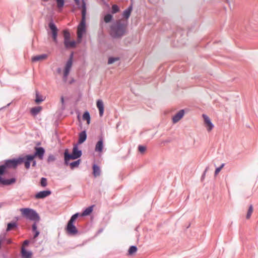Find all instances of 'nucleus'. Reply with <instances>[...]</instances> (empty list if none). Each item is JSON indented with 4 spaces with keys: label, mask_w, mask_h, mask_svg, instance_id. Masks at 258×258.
Listing matches in <instances>:
<instances>
[{
    "label": "nucleus",
    "mask_w": 258,
    "mask_h": 258,
    "mask_svg": "<svg viewBox=\"0 0 258 258\" xmlns=\"http://www.w3.org/2000/svg\"><path fill=\"white\" fill-rule=\"evenodd\" d=\"M127 23L120 20L116 21L110 26V34L113 38H120L126 32Z\"/></svg>",
    "instance_id": "nucleus-1"
},
{
    "label": "nucleus",
    "mask_w": 258,
    "mask_h": 258,
    "mask_svg": "<svg viewBox=\"0 0 258 258\" xmlns=\"http://www.w3.org/2000/svg\"><path fill=\"white\" fill-rule=\"evenodd\" d=\"M82 19L77 30V35L79 38H82L83 33L86 31V5L84 0H82Z\"/></svg>",
    "instance_id": "nucleus-2"
},
{
    "label": "nucleus",
    "mask_w": 258,
    "mask_h": 258,
    "mask_svg": "<svg viewBox=\"0 0 258 258\" xmlns=\"http://www.w3.org/2000/svg\"><path fill=\"white\" fill-rule=\"evenodd\" d=\"M45 153L44 149L42 147H36L35 152L33 155H27L24 156L25 159V168L29 169L30 166L31 160H33L36 157L42 160Z\"/></svg>",
    "instance_id": "nucleus-3"
},
{
    "label": "nucleus",
    "mask_w": 258,
    "mask_h": 258,
    "mask_svg": "<svg viewBox=\"0 0 258 258\" xmlns=\"http://www.w3.org/2000/svg\"><path fill=\"white\" fill-rule=\"evenodd\" d=\"M82 151L79 150L78 145H75L73 148L72 153H69L68 150L66 149L64 152V163L69 165V161L71 160H75L80 158L82 156Z\"/></svg>",
    "instance_id": "nucleus-4"
},
{
    "label": "nucleus",
    "mask_w": 258,
    "mask_h": 258,
    "mask_svg": "<svg viewBox=\"0 0 258 258\" xmlns=\"http://www.w3.org/2000/svg\"><path fill=\"white\" fill-rule=\"evenodd\" d=\"M22 163H24L25 165V159L24 157L6 160L4 161L3 165L5 166V169L8 172L9 169H16L19 165Z\"/></svg>",
    "instance_id": "nucleus-5"
},
{
    "label": "nucleus",
    "mask_w": 258,
    "mask_h": 258,
    "mask_svg": "<svg viewBox=\"0 0 258 258\" xmlns=\"http://www.w3.org/2000/svg\"><path fill=\"white\" fill-rule=\"evenodd\" d=\"M22 215L26 219L34 222H39L40 217L35 210L29 208H22L20 210Z\"/></svg>",
    "instance_id": "nucleus-6"
},
{
    "label": "nucleus",
    "mask_w": 258,
    "mask_h": 258,
    "mask_svg": "<svg viewBox=\"0 0 258 258\" xmlns=\"http://www.w3.org/2000/svg\"><path fill=\"white\" fill-rule=\"evenodd\" d=\"M73 56H74V53H73V52H72L70 54L69 58L68 60V61H67L66 66L64 68V72H63V77L64 80L67 79V78L70 73V70L72 68V64H73Z\"/></svg>",
    "instance_id": "nucleus-7"
},
{
    "label": "nucleus",
    "mask_w": 258,
    "mask_h": 258,
    "mask_svg": "<svg viewBox=\"0 0 258 258\" xmlns=\"http://www.w3.org/2000/svg\"><path fill=\"white\" fill-rule=\"evenodd\" d=\"M48 27L51 31L53 40L56 43L57 42L58 29L52 20L48 23Z\"/></svg>",
    "instance_id": "nucleus-8"
},
{
    "label": "nucleus",
    "mask_w": 258,
    "mask_h": 258,
    "mask_svg": "<svg viewBox=\"0 0 258 258\" xmlns=\"http://www.w3.org/2000/svg\"><path fill=\"white\" fill-rule=\"evenodd\" d=\"M66 230L67 233L70 235H75L78 232V231L76 227L74 225V223L70 222H68L67 224Z\"/></svg>",
    "instance_id": "nucleus-9"
},
{
    "label": "nucleus",
    "mask_w": 258,
    "mask_h": 258,
    "mask_svg": "<svg viewBox=\"0 0 258 258\" xmlns=\"http://www.w3.org/2000/svg\"><path fill=\"white\" fill-rule=\"evenodd\" d=\"M103 147V137L100 136L99 141L96 144L95 151L97 152L101 153L102 152Z\"/></svg>",
    "instance_id": "nucleus-10"
},
{
    "label": "nucleus",
    "mask_w": 258,
    "mask_h": 258,
    "mask_svg": "<svg viewBox=\"0 0 258 258\" xmlns=\"http://www.w3.org/2000/svg\"><path fill=\"white\" fill-rule=\"evenodd\" d=\"M51 192L49 190H43L37 192L35 195V198L36 199H44L51 194Z\"/></svg>",
    "instance_id": "nucleus-11"
},
{
    "label": "nucleus",
    "mask_w": 258,
    "mask_h": 258,
    "mask_svg": "<svg viewBox=\"0 0 258 258\" xmlns=\"http://www.w3.org/2000/svg\"><path fill=\"white\" fill-rule=\"evenodd\" d=\"M203 117L206 124L207 130L208 131H211L214 127V125L211 121L210 118L206 114H203Z\"/></svg>",
    "instance_id": "nucleus-12"
},
{
    "label": "nucleus",
    "mask_w": 258,
    "mask_h": 258,
    "mask_svg": "<svg viewBox=\"0 0 258 258\" xmlns=\"http://www.w3.org/2000/svg\"><path fill=\"white\" fill-rule=\"evenodd\" d=\"M16 181L15 178H11L10 179H5L2 178L0 180V184L3 185H9L14 183Z\"/></svg>",
    "instance_id": "nucleus-13"
},
{
    "label": "nucleus",
    "mask_w": 258,
    "mask_h": 258,
    "mask_svg": "<svg viewBox=\"0 0 258 258\" xmlns=\"http://www.w3.org/2000/svg\"><path fill=\"white\" fill-rule=\"evenodd\" d=\"M184 111L182 109L174 115L172 117V121L173 123L177 122L184 115Z\"/></svg>",
    "instance_id": "nucleus-14"
},
{
    "label": "nucleus",
    "mask_w": 258,
    "mask_h": 258,
    "mask_svg": "<svg viewBox=\"0 0 258 258\" xmlns=\"http://www.w3.org/2000/svg\"><path fill=\"white\" fill-rule=\"evenodd\" d=\"M97 107L99 110V113L100 116H102L104 113V104L101 100H98L96 103Z\"/></svg>",
    "instance_id": "nucleus-15"
},
{
    "label": "nucleus",
    "mask_w": 258,
    "mask_h": 258,
    "mask_svg": "<svg viewBox=\"0 0 258 258\" xmlns=\"http://www.w3.org/2000/svg\"><path fill=\"white\" fill-rule=\"evenodd\" d=\"M87 139V134L85 131L81 132L79 135L78 144H81L84 143Z\"/></svg>",
    "instance_id": "nucleus-16"
},
{
    "label": "nucleus",
    "mask_w": 258,
    "mask_h": 258,
    "mask_svg": "<svg viewBox=\"0 0 258 258\" xmlns=\"http://www.w3.org/2000/svg\"><path fill=\"white\" fill-rule=\"evenodd\" d=\"M48 57L46 54H42L38 55H36L32 57V61L33 62L38 61L41 60H44Z\"/></svg>",
    "instance_id": "nucleus-17"
},
{
    "label": "nucleus",
    "mask_w": 258,
    "mask_h": 258,
    "mask_svg": "<svg viewBox=\"0 0 258 258\" xmlns=\"http://www.w3.org/2000/svg\"><path fill=\"white\" fill-rule=\"evenodd\" d=\"M21 254L23 258H31L32 252L27 251L24 246L21 248Z\"/></svg>",
    "instance_id": "nucleus-18"
},
{
    "label": "nucleus",
    "mask_w": 258,
    "mask_h": 258,
    "mask_svg": "<svg viewBox=\"0 0 258 258\" xmlns=\"http://www.w3.org/2000/svg\"><path fill=\"white\" fill-rule=\"evenodd\" d=\"M132 10L133 7L132 5H131L125 10L123 11L122 14L123 17L126 19H127L131 15Z\"/></svg>",
    "instance_id": "nucleus-19"
},
{
    "label": "nucleus",
    "mask_w": 258,
    "mask_h": 258,
    "mask_svg": "<svg viewBox=\"0 0 258 258\" xmlns=\"http://www.w3.org/2000/svg\"><path fill=\"white\" fill-rule=\"evenodd\" d=\"M100 167L96 164H94L93 166V174L95 177H97L100 175Z\"/></svg>",
    "instance_id": "nucleus-20"
},
{
    "label": "nucleus",
    "mask_w": 258,
    "mask_h": 258,
    "mask_svg": "<svg viewBox=\"0 0 258 258\" xmlns=\"http://www.w3.org/2000/svg\"><path fill=\"white\" fill-rule=\"evenodd\" d=\"M76 43L74 40L70 41L69 40L66 41H64V44L67 48L75 47L76 46Z\"/></svg>",
    "instance_id": "nucleus-21"
},
{
    "label": "nucleus",
    "mask_w": 258,
    "mask_h": 258,
    "mask_svg": "<svg viewBox=\"0 0 258 258\" xmlns=\"http://www.w3.org/2000/svg\"><path fill=\"white\" fill-rule=\"evenodd\" d=\"M41 110L42 107L41 106L34 107L31 109L30 113L32 115L36 116L40 112Z\"/></svg>",
    "instance_id": "nucleus-22"
},
{
    "label": "nucleus",
    "mask_w": 258,
    "mask_h": 258,
    "mask_svg": "<svg viewBox=\"0 0 258 258\" xmlns=\"http://www.w3.org/2000/svg\"><path fill=\"white\" fill-rule=\"evenodd\" d=\"M94 206H91L87 208L82 213L81 216H85L90 215L93 211Z\"/></svg>",
    "instance_id": "nucleus-23"
},
{
    "label": "nucleus",
    "mask_w": 258,
    "mask_h": 258,
    "mask_svg": "<svg viewBox=\"0 0 258 258\" xmlns=\"http://www.w3.org/2000/svg\"><path fill=\"white\" fill-rule=\"evenodd\" d=\"M37 222H34L32 226V231L34 232V238H35L38 237L40 233L39 231L37 229Z\"/></svg>",
    "instance_id": "nucleus-24"
},
{
    "label": "nucleus",
    "mask_w": 258,
    "mask_h": 258,
    "mask_svg": "<svg viewBox=\"0 0 258 258\" xmlns=\"http://www.w3.org/2000/svg\"><path fill=\"white\" fill-rule=\"evenodd\" d=\"M81 162V160L79 159L77 161L72 162L70 163H69L70 166L72 169H74L75 168H77L79 166Z\"/></svg>",
    "instance_id": "nucleus-25"
},
{
    "label": "nucleus",
    "mask_w": 258,
    "mask_h": 258,
    "mask_svg": "<svg viewBox=\"0 0 258 258\" xmlns=\"http://www.w3.org/2000/svg\"><path fill=\"white\" fill-rule=\"evenodd\" d=\"M82 117L83 120L87 121L88 124L90 123V115L88 111H85Z\"/></svg>",
    "instance_id": "nucleus-26"
},
{
    "label": "nucleus",
    "mask_w": 258,
    "mask_h": 258,
    "mask_svg": "<svg viewBox=\"0 0 258 258\" xmlns=\"http://www.w3.org/2000/svg\"><path fill=\"white\" fill-rule=\"evenodd\" d=\"M43 2H47L49 0H41ZM56 3H57V7L58 8L60 9L62 8L64 4V0H56Z\"/></svg>",
    "instance_id": "nucleus-27"
},
{
    "label": "nucleus",
    "mask_w": 258,
    "mask_h": 258,
    "mask_svg": "<svg viewBox=\"0 0 258 258\" xmlns=\"http://www.w3.org/2000/svg\"><path fill=\"white\" fill-rule=\"evenodd\" d=\"M17 227V224L16 222H10L8 224L7 231H9L12 230L14 228Z\"/></svg>",
    "instance_id": "nucleus-28"
},
{
    "label": "nucleus",
    "mask_w": 258,
    "mask_h": 258,
    "mask_svg": "<svg viewBox=\"0 0 258 258\" xmlns=\"http://www.w3.org/2000/svg\"><path fill=\"white\" fill-rule=\"evenodd\" d=\"M113 19V16L112 15L110 14H107L105 15L104 17V21L106 23H108L110 22Z\"/></svg>",
    "instance_id": "nucleus-29"
},
{
    "label": "nucleus",
    "mask_w": 258,
    "mask_h": 258,
    "mask_svg": "<svg viewBox=\"0 0 258 258\" xmlns=\"http://www.w3.org/2000/svg\"><path fill=\"white\" fill-rule=\"evenodd\" d=\"M64 41H68L70 39V33L68 30H64L63 31Z\"/></svg>",
    "instance_id": "nucleus-30"
},
{
    "label": "nucleus",
    "mask_w": 258,
    "mask_h": 258,
    "mask_svg": "<svg viewBox=\"0 0 258 258\" xmlns=\"http://www.w3.org/2000/svg\"><path fill=\"white\" fill-rule=\"evenodd\" d=\"M137 247L136 246L132 245L130 246L128 250L129 255H132L137 251Z\"/></svg>",
    "instance_id": "nucleus-31"
},
{
    "label": "nucleus",
    "mask_w": 258,
    "mask_h": 258,
    "mask_svg": "<svg viewBox=\"0 0 258 258\" xmlns=\"http://www.w3.org/2000/svg\"><path fill=\"white\" fill-rule=\"evenodd\" d=\"M7 173L8 172L5 168V166L3 164L0 165V180L3 178L2 176Z\"/></svg>",
    "instance_id": "nucleus-32"
},
{
    "label": "nucleus",
    "mask_w": 258,
    "mask_h": 258,
    "mask_svg": "<svg viewBox=\"0 0 258 258\" xmlns=\"http://www.w3.org/2000/svg\"><path fill=\"white\" fill-rule=\"evenodd\" d=\"M252 212H253V206L252 205H250L249 207V208H248V211H247V213L246 214V219H248L250 217Z\"/></svg>",
    "instance_id": "nucleus-33"
},
{
    "label": "nucleus",
    "mask_w": 258,
    "mask_h": 258,
    "mask_svg": "<svg viewBox=\"0 0 258 258\" xmlns=\"http://www.w3.org/2000/svg\"><path fill=\"white\" fill-rule=\"evenodd\" d=\"M119 11V7L115 4H114L112 6V10L111 12L112 14H115Z\"/></svg>",
    "instance_id": "nucleus-34"
},
{
    "label": "nucleus",
    "mask_w": 258,
    "mask_h": 258,
    "mask_svg": "<svg viewBox=\"0 0 258 258\" xmlns=\"http://www.w3.org/2000/svg\"><path fill=\"white\" fill-rule=\"evenodd\" d=\"M119 59V58L118 57H110L108 58V64H112L113 62H114L115 61L118 60Z\"/></svg>",
    "instance_id": "nucleus-35"
},
{
    "label": "nucleus",
    "mask_w": 258,
    "mask_h": 258,
    "mask_svg": "<svg viewBox=\"0 0 258 258\" xmlns=\"http://www.w3.org/2000/svg\"><path fill=\"white\" fill-rule=\"evenodd\" d=\"M40 185L42 187H45L47 185V179L45 177H42L40 179Z\"/></svg>",
    "instance_id": "nucleus-36"
},
{
    "label": "nucleus",
    "mask_w": 258,
    "mask_h": 258,
    "mask_svg": "<svg viewBox=\"0 0 258 258\" xmlns=\"http://www.w3.org/2000/svg\"><path fill=\"white\" fill-rule=\"evenodd\" d=\"M79 213H77L74 214L72 216V217H71L70 219L69 220V221L68 222L74 223V221L79 217Z\"/></svg>",
    "instance_id": "nucleus-37"
},
{
    "label": "nucleus",
    "mask_w": 258,
    "mask_h": 258,
    "mask_svg": "<svg viewBox=\"0 0 258 258\" xmlns=\"http://www.w3.org/2000/svg\"><path fill=\"white\" fill-rule=\"evenodd\" d=\"M43 99H42V97L39 96L38 93L37 92L36 95V99H35V102L37 104H39L40 102L43 101Z\"/></svg>",
    "instance_id": "nucleus-38"
},
{
    "label": "nucleus",
    "mask_w": 258,
    "mask_h": 258,
    "mask_svg": "<svg viewBox=\"0 0 258 258\" xmlns=\"http://www.w3.org/2000/svg\"><path fill=\"white\" fill-rule=\"evenodd\" d=\"M138 150L141 154H143L146 150V147L144 146L139 145L138 146Z\"/></svg>",
    "instance_id": "nucleus-39"
},
{
    "label": "nucleus",
    "mask_w": 258,
    "mask_h": 258,
    "mask_svg": "<svg viewBox=\"0 0 258 258\" xmlns=\"http://www.w3.org/2000/svg\"><path fill=\"white\" fill-rule=\"evenodd\" d=\"M55 160V158L54 155L50 154L48 156L47 158V162L48 163L54 161Z\"/></svg>",
    "instance_id": "nucleus-40"
},
{
    "label": "nucleus",
    "mask_w": 258,
    "mask_h": 258,
    "mask_svg": "<svg viewBox=\"0 0 258 258\" xmlns=\"http://www.w3.org/2000/svg\"><path fill=\"white\" fill-rule=\"evenodd\" d=\"M224 166V164H222L220 167L217 168L215 171V175H217V174H218Z\"/></svg>",
    "instance_id": "nucleus-41"
},
{
    "label": "nucleus",
    "mask_w": 258,
    "mask_h": 258,
    "mask_svg": "<svg viewBox=\"0 0 258 258\" xmlns=\"http://www.w3.org/2000/svg\"><path fill=\"white\" fill-rule=\"evenodd\" d=\"M5 236L1 235L0 236V248H1V243L5 239Z\"/></svg>",
    "instance_id": "nucleus-42"
},
{
    "label": "nucleus",
    "mask_w": 258,
    "mask_h": 258,
    "mask_svg": "<svg viewBox=\"0 0 258 258\" xmlns=\"http://www.w3.org/2000/svg\"><path fill=\"white\" fill-rule=\"evenodd\" d=\"M29 243V241L28 240H25L23 242L24 245H27Z\"/></svg>",
    "instance_id": "nucleus-43"
},
{
    "label": "nucleus",
    "mask_w": 258,
    "mask_h": 258,
    "mask_svg": "<svg viewBox=\"0 0 258 258\" xmlns=\"http://www.w3.org/2000/svg\"><path fill=\"white\" fill-rule=\"evenodd\" d=\"M31 162H32V166H35L36 165V161L34 160V159H33V160H31Z\"/></svg>",
    "instance_id": "nucleus-44"
},
{
    "label": "nucleus",
    "mask_w": 258,
    "mask_h": 258,
    "mask_svg": "<svg viewBox=\"0 0 258 258\" xmlns=\"http://www.w3.org/2000/svg\"><path fill=\"white\" fill-rule=\"evenodd\" d=\"M76 4L77 5V6H79L80 4V0H74Z\"/></svg>",
    "instance_id": "nucleus-45"
},
{
    "label": "nucleus",
    "mask_w": 258,
    "mask_h": 258,
    "mask_svg": "<svg viewBox=\"0 0 258 258\" xmlns=\"http://www.w3.org/2000/svg\"><path fill=\"white\" fill-rule=\"evenodd\" d=\"M60 99H61V102L62 103V104H63L64 103V98H63V97L61 96Z\"/></svg>",
    "instance_id": "nucleus-46"
},
{
    "label": "nucleus",
    "mask_w": 258,
    "mask_h": 258,
    "mask_svg": "<svg viewBox=\"0 0 258 258\" xmlns=\"http://www.w3.org/2000/svg\"><path fill=\"white\" fill-rule=\"evenodd\" d=\"M11 243V240L10 239H9V240H8V243H9H9Z\"/></svg>",
    "instance_id": "nucleus-47"
},
{
    "label": "nucleus",
    "mask_w": 258,
    "mask_h": 258,
    "mask_svg": "<svg viewBox=\"0 0 258 258\" xmlns=\"http://www.w3.org/2000/svg\"><path fill=\"white\" fill-rule=\"evenodd\" d=\"M208 170V167L206 168L205 171V172H206L207 171V170Z\"/></svg>",
    "instance_id": "nucleus-48"
},
{
    "label": "nucleus",
    "mask_w": 258,
    "mask_h": 258,
    "mask_svg": "<svg viewBox=\"0 0 258 258\" xmlns=\"http://www.w3.org/2000/svg\"><path fill=\"white\" fill-rule=\"evenodd\" d=\"M58 72H60V69H58Z\"/></svg>",
    "instance_id": "nucleus-49"
},
{
    "label": "nucleus",
    "mask_w": 258,
    "mask_h": 258,
    "mask_svg": "<svg viewBox=\"0 0 258 258\" xmlns=\"http://www.w3.org/2000/svg\"><path fill=\"white\" fill-rule=\"evenodd\" d=\"M102 1H104V0H101Z\"/></svg>",
    "instance_id": "nucleus-50"
}]
</instances>
